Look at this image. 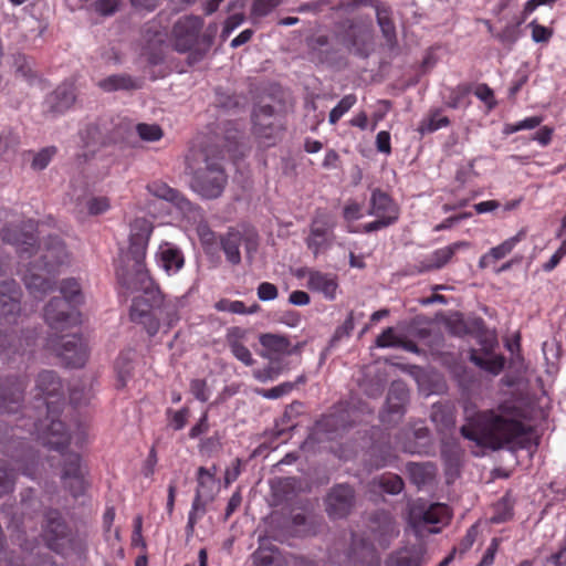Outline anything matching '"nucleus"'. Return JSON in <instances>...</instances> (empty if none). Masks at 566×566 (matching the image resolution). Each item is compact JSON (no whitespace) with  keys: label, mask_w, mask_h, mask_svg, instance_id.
I'll return each mask as SVG.
<instances>
[{"label":"nucleus","mask_w":566,"mask_h":566,"mask_svg":"<svg viewBox=\"0 0 566 566\" xmlns=\"http://www.w3.org/2000/svg\"><path fill=\"white\" fill-rule=\"evenodd\" d=\"M283 0H253L251 14L256 18H263L270 14Z\"/></svg>","instance_id":"obj_55"},{"label":"nucleus","mask_w":566,"mask_h":566,"mask_svg":"<svg viewBox=\"0 0 566 566\" xmlns=\"http://www.w3.org/2000/svg\"><path fill=\"white\" fill-rule=\"evenodd\" d=\"M44 319L52 328L60 329L76 323L77 312L67 300L54 296L44 307Z\"/></svg>","instance_id":"obj_15"},{"label":"nucleus","mask_w":566,"mask_h":566,"mask_svg":"<svg viewBox=\"0 0 566 566\" xmlns=\"http://www.w3.org/2000/svg\"><path fill=\"white\" fill-rule=\"evenodd\" d=\"M35 262L43 266V271L55 272L59 266L69 262L64 242L57 235H49L44 242V250Z\"/></svg>","instance_id":"obj_18"},{"label":"nucleus","mask_w":566,"mask_h":566,"mask_svg":"<svg viewBox=\"0 0 566 566\" xmlns=\"http://www.w3.org/2000/svg\"><path fill=\"white\" fill-rule=\"evenodd\" d=\"M453 256V251L444 247L433 251L424 261L421 262L420 271L439 270L444 266Z\"/></svg>","instance_id":"obj_43"},{"label":"nucleus","mask_w":566,"mask_h":566,"mask_svg":"<svg viewBox=\"0 0 566 566\" xmlns=\"http://www.w3.org/2000/svg\"><path fill=\"white\" fill-rule=\"evenodd\" d=\"M331 233V226L323 219H314L310 227V235L306 238L305 243L315 256L318 255L322 249H327L331 243L328 235Z\"/></svg>","instance_id":"obj_27"},{"label":"nucleus","mask_w":566,"mask_h":566,"mask_svg":"<svg viewBox=\"0 0 566 566\" xmlns=\"http://www.w3.org/2000/svg\"><path fill=\"white\" fill-rule=\"evenodd\" d=\"M373 484L380 491L390 495L399 494L405 488L403 480L395 473H384L375 478Z\"/></svg>","instance_id":"obj_42"},{"label":"nucleus","mask_w":566,"mask_h":566,"mask_svg":"<svg viewBox=\"0 0 566 566\" xmlns=\"http://www.w3.org/2000/svg\"><path fill=\"white\" fill-rule=\"evenodd\" d=\"M402 451L411 454L430 455L434 453L433 440L427 427L413 430L410 427L398 438Z\"/></svg>","instance_id":"obj_16"},{"label":"nucleus","mask_w":566,"mask_h":566,"mask_svg":"<svg viewBox=\"0 0 566 566\" xmlns=\"http://www.w3.org/2000/svg\"><path fill=\"white\" fill-rule=\"evenodd\" d=\"M42 538L49 549L60 555L86 552L85 538L72 530L56 509L48 507L43 512Z\"/></svg>","instance_id":"obj_5"},{"label":"nucleus","mask_w":566,"mask_h":566,"mask_svg":"<svg viewBox=\"0 0 566 566\" xmlns=\"http://www.w3.org/2000/svg\"><path fill=\"white\" fill-rule=\"evenodd\" d=\"M230 349H231V353L234 355V357L237 359H239L240 361H242L244 365L251 366L254 363L249 348L247 346H244L243 344H241L240 342H238V340L230 342Z\"/></svg>","instance_id":"obj_60"},{"label":"nucleus","mask_w":566,"mask_h":566,"mask_svg":"<svg viewBox=\"0 0 566 566\" xmlns=\"http://www.w3.org/2000/svg\"><path fill=\"white\" fill-rule=\"evenodd\" d=\"M148 191L163 200L171 202L176 206L185 216L193 213L198 208L187 199L180 191L169 187L164 182H153L147 187Z\"/></svg>","instance_id":"obj_23"},{"label":"nucleus","mask_w":566,"mask_h":566,"mask_svg":"<svg viewBox=\"0 0 566 566\" xmlns=\"http://www.w3.org/2000/svg\"><path fill=\"white\" fill-rule=\"evenodd\" d=\"M120 0H95L92 4L94 11L102 17H109L117 12Z\"/></svg>","instance_id":"obj_58"},{"label":"nucleus","mask_w":566,"mask_h":566,"mask_svg":"<svg viewBox=\"0 0 566 566\" xmlns=\"http://www.w3.org/2000/svg\"><path fill=\"white\" fill-rule=\"evenodd\" d=\"M307 286L310 290L322 293L326 300L336 298L338 283L336 276L319 271H310Z\"/></svg>","instance_id":"obj_28"},{"label":"nucleus","mask_w":566,"mask_h":566,"mask_svg":"<svg viewBox=\"0 0 566 566\" xmlns=\"http://www.w3.org/2000/svg\"><path fill=\"white\" fill-rule=\"evenodd\" d=\"M56 153L55 147H46L40 150L32 160V168L36 170H43L48 167L50 161L52 160L53 156Z\"/></svg>","instance_id":"obj_59"},{"label":"nucleus","mask_w":566,"mask_h":566,"mask_svg":"<svg viewBox=\"0 0 566 566\" xmlns=\"http://www.w3.org/2000/svg\"><path fill=\"white\" fill-rule=\"evenodd\" d=\"M408 401L409 390L407 385L401 380L391 382L386 399V407L379 413L380 422L384 424H398L402 420Z\"/></svg>","instance_id":"obj_11"},{"label":"nucleus","mask_w":566,"mask_h":566,"mask_svg":"<svg viewBox=\"0 0 566 566\" xmlns=\"http://www.w3.org/2000/svg\"><path fill=\"white\" fill-rule=\"evenodd\" d=\"M75 99L76 95L74 86L72 84L63 83L46 95L43 102L44 113L50 114L53 117L64 114L73 106Z\"/></svg>","instance_id":"obj_19"},{"label":"nucleus","mask_w":566,"mask_h":566,"mask_svg":"<svg viewBox=\"0 0 566 566\" xmlns=\"http://www.w3.org/2000/svg\"><path fill=\"white\" fill-rule=\"evenodd\" d=\"M354 329V313L350 312L344 324L338 326L329 340V347H333L338 340L345 336H349Z\"/></svg>","instance_id":"obj_63"},{"label":"nucleus","mask_w":566,"mask_h":566,"mask_svg":"<svg viewBox=\"0 0 566 566\" xmlns=\"http://www.w3.org/2000/svg\"><path fill=\"white\" fill-rule=\"evenodd\" d=\"M202 19L190 15L179 19L172 29L174 46L176 51L188 52L187 62L189 65L199 63L210 51L218 33V24L209 23L200 34Z\"/></svg>","instance_id":"obj_3"},{"label":"nucleus","mask_w":566,"mask_h":566,"mask_svg":"<svg viewBox=\"0 0 566 566\" xmlns=\"http://www.w3.org/2000/svg\"><path fill=\"white\" fill-rule=\"evenodd\" d=\"M98 86L105 92L135 91L140 87L138 82L128 74L109 75L98 82Z\"/></svg>","instance_id":"obj_34"},{"label":"nucleus","mask_w":566,"mask_h":566,"mask_svg":"<svg viewBox=\"0 0 566 566\" xmlns=\"http://www.w3.org/2000/svg\"><path fill=\"white\" fill-rule=\"evenodd\" d=\"M385 386L386 379L381 375H365L359 382L361 391L370 398L380 397L385 390Z\"/></svg>","instance_id":"obj_45"},{"label":"nucleus","mask_w":566,"mask_h":566,"mask_svg":"<svg viewBox=\"0 0 566 566\" xmlns=\"http://www.w3.org/2000/svg\"><path fill=\"white\" fill-rule=\"evenodd\" d=\"M207 501L203 500V492L200 489H197L196 496L192 503L191 511L189 513L188 523H187V536L190 537L193 534L195 525L197 523V518L202 516L206 513Z\"/></svg>","instance_id":"obj_47"},{"label":"nucleus","mask_w":566,"mask_h":566,"mask_svg":"<svg viewBox=\"0 0 566 566\" xmlns=\"http://www.w3.org/2000/svg\"><path fill=\"white\" fill-rule=\"evenodd\" d=\"M406 468L411 482L418 486L432 483L437 474V465L432 462H409Z\"/></svg>","instance_id":"obj_31"},{"label":"nucleus","mask_w":566,"mask_h":566,"mask_svg":"<svg viewBox=\"0 0 566 566\" xmlns=\"http://www.w3.org/2000/svg\"><path fill=\"white\" fill-rule=\"evenodd\" d=\"M216 105L227 111L235 109L241 105V97L234 94H229L220 88L216 92Z\"/></svg>","instance_id":"obj_57"},{"label":"nucleus","mask_w":566,"mask_h":566,"mask_svg":"<svg viewBox=\"0 0 566 566\" xmlns=\"http://www.w3.org/2000/svg\"><path fill=\"white\" fill-rule=\"evenodd\" d=\"M242 242V234L239 231H229L221 239V248L226 254L227 260L231 264H239L241 262L240 245Z\"/></svg>","instance_id":"obj_40"},{"label":"nucleus","mask_w":566,"mask_h":566,"mask_svg":"<svg viewBox=\"0 0 566 566\" xmlns=\"http://www.w3.org/2000/svg\"><path fill=\"white\" fill-rule=\"evenodd\" d=\"M38 271H43V266L36 262H31L23 276V281L30 294L35 298L41 300L49 292L53 291L54 283L50 279L38 273Z\"/></svg>","instance_id":"obj_26"},{"label":"nucleus","mask_w":566,"mask_h":566,"mask_svg":"<svg viewBox=\"0 0 566 566\" xmlns=\"http://www.w3.org/2000/svg\"><path fill=\"white\" fill-rule=\"evenodd\" d=\"M528 27L532 29V39L536 43L548 42L553 35V31L533 20Z\"/></svg>","instance_id":"obj_64"},{"label":"nucleus","mask_w":566,"mask_h":566,"mask_svg":"<svg viewBox=\"0 0 566 566\" xmlns=\"http://www.w3.org/2000/svg\"><path fill=\"white\" fill-rule=\"evenodd\" d=\"M451 427H444L440 430L441 436V459L444 465V474L447 482L451 483L460 476L462 467L463 450L461 449L459 441L452 433H448L446 429Z\"/></svg>","instance_id":"obj_12"},{"label":"nucleus","mask_w":566,"mask_h":566,"mask_svg":"<svg viewBox=\"0 0 566 566\" xmlns=\"http://www.w3.org/2000/svg\"><path fill=\"white\" fill-rule=\"evenodd\" d=\"M15 473L7 461L0 459V499L13 492Z\"/></svg>","instance_id":"obj_49"},{"label":"nucleus","mask_w":566,"mask_h":566,"mask_svg":"<svg viewBox=\"0 0 566 566\" xmlns=\"http://www.w3.org/2000/svg\"><path fill=\"white\" fill-rule=\"evenodd\" d=\"M347 558L354 566H379L380 563L374 546L354 534L347 551Z\"/></svg>","instance_id":"obj_21"},{"label":"nucleus","mask_w":566,"mask_h":566,"mask_svg":"<svg viewBox=\"0 0 566 566\" xmlns=\"http://www.w3.org/2000/svg\"><path fill=\"white\" fill-rule=\"evenodd\" d=\"M534 432V427H460L465 439L474 441L481 449L493 451L524 449Z\"/></svg>","instance_id":"obj_4"},{"label":"nucleus","mask_w":566,"mask_h":566,"mask_svg":"<svg viewBox=\"0 0 566 566\" xmlns=\"http://www.w3.org/2000/svg\"><path fill=\"white\" fill-rule=\"evenodd\" d=\"M357 98L354 94L345 95L338 104L329 112V124H336L340 117L347 113L356 103Z\"/></svg>","instance_id":"obj_51"},{"label":"nucleus","mask_w":566,"mask_h":566,"mask_svg":"<svg viewBox=\"0 0 566 566\" xmlns=\"http://www.w3.org/2000/svg\"><path fill=\"white\" fill-rule=\"evenodd\" d=\"M20 144V137L11 129L0 132V155L14 151Z\"/></svg>","instance_id":"obj_56"},{"label":"nucleus","mask_w":566,"mask_h":566,"mask_svg":"<svg viewBox=\"0 0 566 566\" xmlns=\"http://www.w3.org/2000/svg\"><path fill=\"white\" fill-rule=\"evenodd\" d=\"M153 223L145 218H136L130 223L129 247L116 270L119 284L130 292H142L134 297L130 319L143 325L149 336H155L163 319L168 328L179 321L182 298H165L156 286L145 265Z\"/></svg>","instance_id":"obj_1"},{"label":"nucleus","mask_w":566,"mask_h":566,"mask_svg":"<svg viewBox=\"0 0 566 566\" xmlns=\"http://www.w3.org/2000/svg\"><path fill=\"white\" fill-rule=\"evenodd\" d=\"M81 138L84 147L87 149V151L77 156L78 160L83 159V161L91 159L99 146L117 142L116 136L108 135L106 124L102 122L88 124L81 133Z\"/></svg>","instance_id":"obj_17"},{"label":"nucleus","mask_w":566,"mask_h":566,"mask_svg":"<svg viewBox=\"0 0 566 566\" xmlns=\"http://www.w3.org/2000/svg\"><path fill=\"white\" fill-rule=\"evenodd\" d=\"M430 420L434 424H455V405L451 400H440L431 406Z\"/></svg>","instance_id":"obj_38"},{"label":"nucleus","mask_w":566,"mask_h":566,"mask_svg":"<svg viewBox=\"0 0 566 566\" xmlns=\"http://www.w3.org/2000/svg\"><path fill=\"white\" fill-rule=\"evenodd\" d=\"M60 292L62 296L59 297L67 300L73 306L82 302L81 286L75 279L63 280L60 285Z\"/></svg>","instance_id":"obj_48"},{"label":"nucleus","mask_w":566,"mask_h":566,"mask_svg":"<svg viewBox=\"0 0 566 566\" xmlns=\"http://www.w3.org/2000/svg\"><path fill=\"white\" fill-rule=\"evenodd\" d=\"M368 531L373 541L384 549L398 535L394 517L386 511H376L369 515Z\"/></svg>","instance_id":"obj_14"},{"label":"nucleus","mask_w":566,"mask_h":566,"mask_svg":"<svg viewBox=\"0 0 566 566\" xmlns=\"http://www.w3.org/2000/svg\"><path fill=\"white\" fill-rule=\"evenodd\" d=\"M424 548L411 546L391 553L385 566H420L423 562Z\"/></svg>","instance_id":"obj_29"},{"label":"nucleus","mask_w":566,"mask_h":566,"mask_svg":"<svg viewBox=\"0 0 566 566\" xmlns=\"http://www.w3.org/2000/svg\"><path fill=\"white\" fill-rule=\"evenodd\" d=\"M292 524L297 528L303 527L302 530H297V532L306 536L316 535L324 526L322 518L316 516H306L304 514H295L292 517Z\"/></svg>","instance_id":"obj_44"},{"label":"nucleus","mask_w":566,"mask_h":566,"mask_svg":"<svg viewBox=\"0 0 566 566\" xmlns=\"http://www.w3.org/2000/svg\"><path fill=\"white\" fill-rule=\"evenodd\" d=\"M254 134L261 138L272 139L279 125L276 124L275 109L272 105H256L252 113Z\"/></svg>","instance_id":"obj_22"},{"label":"nucleus","mask_w":566,"mask_h":566,"mask_svg":"<svg viewBox=\"0 0 566 566\" xmlns=\"http://www.w3.org/2000/svg\"><path fill=\"white\" fill-rule=\"evenodd\" d=\"M253 566H279L280 554L271 546L268 537H260V547L253 553Z\"/></svg>","instance_id":"obj_35"},{"label":"nucleus","mask_w":566,"mask_h":566,"mask_svg":"<svg viewBox=\"0 0 566 566\" xmlns=\"http://www.w3.org/2000/svg\"><path fill=\"white\" fill-rule=\"evenodd\" d=\"M21 291L14 280L0 282V316L14 317L19 314Z\"/></svg>","instance_id":"obj_24"},{"label":"nucleus","mask_w":566,"mask_h":566,"mask_svg":"<svg viewBox=\"0 0 566 566\" xmlns=\"http://www.w3.org/2000/svg\"><path fill=\"white\" fill-rule=\"evenodd\" d=\"M32 392L35 408L39 410V416L32 424H41L42 416L50 421L49 424H63L59 416L64 405V388L57 373L50 369L41 370L34 379Z\"/></svg>","instance_id":"obj_6"},{"label":"nucleus","mask_w":566,"mask_h":566,"mask_svg":"<svg viewBox=\"0 0 566 566\" xmlns=\"http://www.w3.org/2000/svg\"><path fill=\"white\" fill-rule=\"evenodd\" d=\"M29 378L24 374H10L0 377V413L15 415L24 403Z\"/></svg>","instance_id":"obj_9"},{"label":"nucleus","mask_w":566,"mask_h":566,"mask_svg":"<svg viewBox=\"0 0 566 566\" xmlns=\"http://www.w3.org/2000/svg\"><path fill=\"white\" fill-rule=\"evenodd\" d=\"M514 502L511 499L510 492H507L495 505V514L491 521L493 523H503L509 521L513 516Z\"/></svg>","instance_id":"obj_50"},{"label":"nucleus","mask_w":566,"mask_h":566,"mask_svg":"<svg viewBox=\"0 0 566 566\" xmlns=\"http://www.w3.org/2000/svg\"><path fill=\"white\" fill-rule=\"evenodd\" d=\"M310 60L316 64H325L333 67H345L346 60L339 50L329 43L327 35H316L307 40Z\"/></svg>","instance_id":"obj_13"},{"label":"nucleus","mask_w":566,"mask_h":566,"mask_svg":"<svg viewBox=\"0 0 566 566\" xmlns=\"http://www.w3.org/2000/svg\"><path fill=\"white\" fill-rule=\"evenodd\" d=\"M157 262L168 274L178 273L185 265V255L179 247L171 242H163L157 251Z\"/></svg>","instance_id":"obj_25"},{"label":"nucleus","mask_w":566,"mask_h":566,"mask_svg":"<svg viewBox=\"0 0 566 566\" xmlns=\"http://www.w3.org/2000/svg\"><path fill=\"white\" fill-rule=\"evenodd\" d=\"M227 181L223 168L217 163L207 160L203 167L193 171L190 187L203 199H217L222 195Z\"/></svg>","instance_id":"obj_7"},{"label":"nucleus","mask_w":566,"mask_h":566,"mask_svg":"<svg viewBox=\"0 0 566 566\" xmlns=\"http://www.w3.org/2000/svg\"><path fill=\"white\" fill-rule=\"evenodd\" d=\"M38 440L50 450H55L64 455L62 468V480L64 486L70 493L77 497L82 495L86 488L85 474L86 469L81 464V457L78 453L69 452L64 450L69 447L72 436L67 432L66 427H36Z\"/></svg>","instance_id":"obj_2"},{"label":"nucleus","mask_w":566,"mask_h":566,"mask_svg":"<svg viewBox=\"0 0 566 566\" xmlns=\"http://www.w3.org/2000/svg\"><path fill=\"white\" fill-rule=\"evenodd\" d=\"M38 250V238L33 232H25L17 245L20 258H30Z\"/></svg>","instance_id":"obj_53"},{"label":"nucleus","mask_w":566,"mask_h":566,"mask_svg":"<svg viewBox=\"0 0 566 566\" xmlns=\"http://www.w3.org/2000/svg\"><path fill=\"white\" fill-rule=\"evenodd\" d=\"M135 128L138 136L146 142H156L159 140L163 136V130L160 126L156 124L140 123L137 124Z\"/></svg>","instance_id":"obj_54"},{"label":"nucleus","mask_w":566,"mask_h":566,"mask_svg":"<svg viewBox=\"0 0 566 566\" xmlns=\"http://www.w3.org/2000/svg\"><path fill=\"white\" fill-rule=\"evenodd\" d=\"M391 10L386 4H378L376 7L377 23L380 28L384 39L388 46L394 48L397 44L396 27L390 18Z\"/></svg>","instance_id":"obj_32"},{"label":"nucleus","mask_w":566,"mask_h":566,"mask_svg":"<svg viewBox=\"0 0 566 566\" xmlns=\"http://www.w3.org/2000/svg\"><path fill=\"white\" fill-rule=\"evenodd\" d=\"M136 353L133 349L122 352L115 361V371L117 375L116 387L124 388L133 377L134 360Z\"/></svg>","instance_id":"obj_33"},{"label":"nucleus","mask_w":566,"mask_h":566,"mask_svg":"<svg viewBox=\"0 0 566 566\" xmlns=\"http://www.w3.org/2000/svg\"><path fill=\"white\" fill-rule=\"evenodd\" d=\"M367 213L375 217H388L392 214L399 217L398 208L394 203L392 199L388 193L378 188L371 191L369 209Z\"/></svg>","instance_id":"obj_30"},{"label":"nucleus","mask_w":566,"mask_h":566,"mask_svg":"<svg viewBox=\"0 0 566 566\" xmlns=\"http://www.w3.org/2000/svg\"><path fill=\"white\" fill-rule=\"evenodd\" d=\"M470 361L473 363L479 368L496 376L499 375L505 366V357L502 355H494L491 358H482L476 354L475 349H471L470 352Z\"/></svg>","instance_id":"obj_41"},{"label":"nucleus","mask_w":566,"mask_h":566,"mask_svg":"<svg viewBox=\"0 0 566 566\" xmlns=\"http://www.w3.org/2000/svg\"><path fill=\"white\" fill-rule=\"evenodd\" d=\"M12 69L17 77L24 80L29 84L33 83L36 78L34 61L25 54L15 53L12 55Z\"/></svg>","instance_id":"obj_39"},{"label":"nucleus","mask_w":566,"mask_h":566,"mask_svg":"<svg viewBox=\"0 0 566 566\" xmlns=\"http://www.w3.org/2000/svg\"><path fill=\"white\" fill-rule=\"evenodd\" d=\"M521 234L522 233H518L512 238H509L507 240L492 248L488 253L482 255L479 261V268L485 269L491 263L505 258L514 249L516 243L521 240Z\"/></svg>","instance_id":"obj_36"},{"label":"nucleus","mask_w":566,"mask_h":566,"mask_svg":"<svg viewBox=\"0 0 566 566\" xmlns=\"http://www.w3.org/2000/svg\"><path fill=\"white\" fill-rule=\"evenodd\" d=\"M339 38L342 44L355 56L367 59L374 52V29L370 22L348 20Z\"/></svg>","instance_id":"obj_8"},{"label":"nucleus","mask_w":566,"mask_h":566,"mask_svg":"<svg viewBox=\"0 0 566 566\" xmlns=\"http://www.w3.org/2000/svg\"><path fill=\"white\" fill-rule=\"evenodd\" d=\"M259 342L265 349L276 354H285L291 346L287 337L272 333L260 335Z\"/></svg>","instance_id":"obj_46"},{"label":"nucleus","mask_w":566,"mask_h":566,"mask_svg":"<svg viewBox=\"0 0 566 566\" xmlns=\"http://www.w3.org/2000/svg\"><path fill=\"white\" fill-rule=\"evenodd\" d=\"M398 220V216H388V217H377L375 221L368 222L363 226V231L365 233L375 232L381 229H385L394 223H396Z\"/></svg>","instance_id":"obj_61"},{"label":"nucleus","mask_w":566,"mask_h":566,"mask_svg":"<svg viewBox=\"0 0 566 566\" xmlns=\"http://www.w3.org/2000/svg\"><path fill=\"white\" fill-rule=\"evenodd\" d=\"M356 503V492L348 483L335 484L324 497L325 511L333 520L347 517Z\"/></svg>","instance_id":"obj_10"},{"label":"nucleus","mask_w":566,"mask_h":566,"mask_svg":"<svg viewBox=\"0 0 566 566\" xmlns=\"http://www.w3.org/2000/svg\"><path fill=\"white\" fill-rule=\"evenodd\" d=\"M59 356L69 367H82L87 358V346L78 335L65 336L61 340Z\"/></svg>","instance_id":"obj_20"},{"label":"nucleus","mask_w":566,"mask_h":566,"mask_svg":"<svg viewBox=\"0 0 566 566\" xmlns=\"http://www.w3.org/2000/svg\"><path fill=\"white\" fill-rule=\"evenodd\" d=\"M521 22L507 24L495 38L505 46L511 49L521 35Z\"/></svg>","instance_id":"obj_52"},{"label":"nucleus","mask_w":566,"mask_h":566,"mask_svg":"<svg viewBox=\"0 0 566 566\" xmlns=\"http://www.w3.org/2000/svg\"><path fill=\"white\" fill-rule=\"evenodd\" d=\"M214 308L219 312H229L234 314H244L245 305L242 301H230L222 298L214 304Z\"/></svg>","instance_id":"obj_62"},{"label":"nucleus","mask_w":566,"mask_h":566,"mask_svg":"<svg viewBox=\"0 0 566 566\" xmlns=\"http://www.w3.org/2000/svg\"><path fill=\"white\" fill-rule=\"evenodd\" d=\"M446 325L450 334L457 337H463L471 334L474 329L482 328L484 322L482 318H474L471 324H469L461 314L455 313L447 321Z\"/></svg>","instance_id":"obj_37"}]
</instances>
